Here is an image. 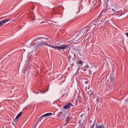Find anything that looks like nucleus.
<instances>
[{
  "label": "nucleus",
  "instance_id": "f257e3e1",
  "mask_svg": "<svg viewBox=\"0 0 128 128\" xmlns=\"http://www.w3.org/2000/svg\"><path fill=\"white\" fill-rule=\"evenodd\" d=\"M47 46L50 48H56V50H66V48H68L70 46V45L64 44L61 45L60 46H53L52 44H48V42H44V41L40 42L38 44V46Z\"/></svg>",
  "mask_w": 128,
  "mask_h": 128
},
{
  "label": "nucleus",
  "instance_id": "f03ea898",
  "mask_svg": "<svg viewBox=\"0 0 128 128\" xmlns=\"http://www.w3.org/2000/svg\"><path fill=\"white\" fill-rule=\"evenodd\" d=\"M83 88H84L86 92L87 96H94V94L92 92V90L90 89V85L88 83H84L83 85Z\"/></svg>",
  "mask_w": 128,
  "mask_h": 128
},
{
  "label": "nucleus",
  "instance_id": "7ed1b4c3",
  "mask_svg": "<svg viewBox=\"0 0 128 128\" xmlns=\"http://www.w3.org/2000/svg\"><path fill=\"white\" fill-rule=\"evenodd\" d=\"M97 68L96 66H92L88 70L89 74H94V72H96L98 70V68Z\"/></svg>",
  "mask_w": 128,
  "mask_h": 128
},
{
  "label": "nucleus",
  "instance_id": "20e7f679",
  "mask_svg": "<svg viewBox=\"0 0 128 128\" xmlns=\"http://www.w3.org/2000/svg\"><path fill=\"white\" fill-rule=\"evenodd\" d=\"M116 76H112L111 77V81L110 82V84L109 86V88L110 90H112V88L114 86V80H116Z\"/></svg>",
  "mask_w": 128,
  "mask_h": 128
},
{
  "label": "nucleus",
  "instance_id": "39448f33",
  "mask_svg": "<svg viewBox=\"0 0 128 128\" xmlns=\"http://www.w3.org/2000/svg\"><path fill=\"white\" fill-rule=\"evenodd\" d=\"M106 12H108V10H106V8H105V9L103 10L101 12L100 14L99 15L98 18H102H102H104V16H106Z\"/></svg>",
  "mask_w": 128,
  "mask_h": 128
},
{
  "label": "nucleus",
  "instance_id": "423d86ee",
  "mask_svg": "<svg viewBox=\"0 0 128 128\" xmlns=\"http://www.w3.org/2000/svg\"><path fill=\"white\" fill-rule=\"evenodd\" d=\"M10 19L6 18L0 21V26H2L4 24H6L8 22H10Z\"/></svg>",
  "mask_w": 128,
  "mask_h": 128
},
{
  "label": "nucleus",
  "instance_id": "0eeeda50",
  "mask_svg": "<svg viewBox=\"0 0 128 128\" xmlns=\"http://www.w3.org/2000/svg\"><path fill=\"white\" fill-rule=\"evenodd\" d=\"M52 115V112H49L47 113L46 114H44V115L41 116L38 119V120H42V118H46V116H50Z\"/></svg>",
  "mask_w": 128,
  "mask_h": 128
},
{
  "label": "nucleus",
  "instance_id": "6e6552de",
  "mask_svg": "<svg viewBox=\"0 0 128 128\" xmlns=\"http://www.w3.org/2000/svg\"><path fill=\"white\" fill-rule=\"evenodd\" d=\"M88 70V66L86 65L84 67L82 68L81 69V72H82V74H84L85 72H86Z\"/></svg>",
  "mask_w": 128,
  "mask_h": 128
},
{
  "label": "nucleus",
  "instance_id": "1a4fd4ad",
  "mask_svg": "<svg viewBox=\"0 0 128 128\" xmlns=\"http://www.w3.org/2000/svg\"><path fill=\"white\" fill-rule=\"evenodd\" d=\"M62 10V6H58L54 8V10H55V12H60Z\"/></svg>",
  "mask_w": 128,
  "mask_h": 128
},
{
  "label": "nucleus",
  "instance_id": "9d476101",
  "mask_svg": "<svg viewBox=\"0 0 128 128\" xmlns=\"http://www.w3.org/2000/svg\"><path fill=\"white\" fill-rule=\"evenodd\" d=\"M22 112H21L20 113H19L17 116H16V118H15V120H14V122H18V118H20V116H22Z\"/></svg>",
  "mask_w": 128,
  "mask_h": 128
},
{
  "label": "nucleus",
  "instance_id": "9b49d317",
  "mask_svg": "<svg viewBox=\"0 0 128 128\" xmlns=\"http://www.w3.org/2000/svg\"><path fill=\"white\" fill-rule=\"evenodd\" d=\"M86 64V58L84 56H82V60H80V64Z\"/></svg>",
  "mask_w": 128,
  "mask_h": 128
},
{
  "label": "nucleus",
  "instance_id": "f8f14e48",
  "mask_svg": "<svg viewBox=\"0 0 128 128\" xmlns=\"http://www.w3.org/2000/svg\"><path fill=\"white\" fill-rule=\"evenodd\" d=\"M72 106V104L69 103L67 105L64 106L63 107V108H66V109L70 108V106Z\"/></svg>",
  "mask_w": 128,
  "mask_h": 128
},
{
  "label": "nucleus",
  "instance_id": "ddd939ff",
  "mask_svg": "<svg viewBox=\"0 0 128 128\" xmlns=\"http://www.w3.org/2000/svg\"><path fill=\"white\" fill-rule=\"evenodd\" d=\"M112 10L114 12H118V7L115 6L114 8H112Z\"/></svg>",
  "mask_w": 128,
  "mask_h": 128
},
{
  "label": "nucleus",
  "instance_id": "4468645a",
  "mask_svg": "<svg viewBox=\"0 0 128 128\" xmlns=\"http://www.w3.org/2000/svg\"><path fill=\"white\" fill-rule=\"evenodd\" d=\"M96 128H104V126L103 124L102 125H98L96 126Z\"/></svg>",
  "mask_w": 128,
  "mask_h": 128
},
{
  "label": "nucleus",
  "instance_id": "2eb2a0df",
  "mask_svg": "<svg viewBox=\"0 0 128 128\" xmlns=\"http://www.w3.org/2000/svg\"><path fill=\"white\" fill-rule=\"evenodd\" d=\"M59 116L60 118H62L63 116H64V112H60L59 114Z\"/></svg>",
  "mask_w": 128,
  "mask_h": 128
},
{
  "label": "nucleus",
  "instance_id": "dca6fc26",
  "mask_svg": "<svg viewBox=\"0 0 128 128\" xmlns=\"http://www.w3.org/2000/svg\"><path fill=\"white\" fill-rule=\"evenodd\" d=\"M82 34H83V36H84V34H86V29L83 30V31L82 32Z\"/></svg>",
  "mask_w": 128,
  "mask_h": 128
},
{
  "label": "nucleus",
  "instance_id": "f3484780",
  "mask_svg": "<svg viewBox=\"0 0 128 128\" xmlns=\"http://www.w3.org/2000/svg\"><path fill=\"white\" fill-rule=\"evenodd\" d=\"M69 120H70V116H68L66 118V122H68Z\"/></svg>",
  "mask_w": 128,
  "mask_h": 128
},
{
  "label": "nucleus",
  "instance_id": "a211bd4d",
  "mask_svg": "<svg viewBox=\"0 0 128 128\" xmlns=\"http://www.w3.org/2000/svg\"><path fill=\"white\" fill-rule=\"evenodd\" d=\"M80 76L77 77L76 78L77 82H80Z\"/></svg>",
  "mask_w": 128,
  "mask_h": 128
},
{
  "label": "nucleus",
  "instance_id": "6ab92c4d",
  "mask_svg": "<svg viewBox=\"0 0 128 128\" xmlns=\"http://www.w3.org/2000/svg\"><path fill=\"white\" fill-rule=\"evenodd\" d=\"M45 38L46 40H48V38Z\"/></svg>",
  "mask_w": 128,
  "mask_h": 128
},
{
  "label": "nucleus",
  "instance_id": "aec40b11",
  "mask_svg": "<svg viewBox=\"0 0 128 128\" xmlns=\"http://www.w3.org/2000/svg\"><path fill=\"white\" fill-rule=\"evenodd\" d=\"M101 24H102V22H104V20H101Z\"/></svg>",
  "mask_w": 128,
  "mask_h": 128
},
{
  "label": "nucleus",
  "instance_id": "412c9836",
  "mask_svg": "<svg viewBox=\"0 0 128 128\" xmlns=\"http://www.w3.org/2000/svg\"><path fill=\"white\" fill-rule=\"evenodd\" d=\"M68 96V94H64L62 96Z\"/></svg>",
  "mask_w": 128,
  "mask_h": 128
},
{
  "label": "nucleus",
  "instance_id": "4be33fe9",
  "mask_svg": "<svg viewBox=\"0 0 128 128\" xmlns=\"http://www.w3.org/2000/svg\"><path fill=\"white\" fill-rule=\"evenodd\" d=\"M78 64H80V60H78Z\"/></svg>",
  "mask_w": 128,
  "mask_h": 128
},
{
  "label": "nucleus",
  "instance_id": "5701e85b",
  "mask_svg": "<svg viewBox=\"0 0 128 128\" xmlns=\"http://www.w3.org/2000/svg\"><path fill=\"white\" fill-rule=\"evenodd\" d=\"M40 92H41V94H44V93H46V92L41 91Z\"/></svg>",
  "mask_w": 128,
  "mask_h": 128
},
{
  "label": "nucleus",
  "instance_id": "b1692460",
  "mask_svg": "<svg viewBox=\"0 0 128 128\" xmlns=\"http://www.w3.org/2000/svg\"><path fill=\"white\" fill-rule=\"evenodd\" d=\"M125 34L127 38H128V33H125Z\"/></svg>",
  "mask_w": 128,
  "mask_h": 128
},
{
  "label": "nucleus",
  "instance_id": "393cba45",
  "mask_svg": "<svg viewBox=\"0 0 128 128\" xmlns=\"http://www.w3.org/2000/svg\"><path fill=\"white\" fill-rule=\"evenodd\" d=\"M78 91H79V93L78 94V96H80V90H78Z\"/></svg>",
  "mask_w": 128,
  "mask_h": 128
},
{
  "label": "nucleus",
  "instance_id": "a878e982",
  "mask_svg": "<svg viewBox=\"0 0 128 128\" xmlns=\"http://www.w3.org/2000/svg\"><path fill=\"white\" fill-rule=\"evenodd\" d=\"M76 92H75V96H76Z\"/></svg>",
  "mask_w": 128,
  "mask_h": 128
},
{
  "label": "nucleus",
  "instance_id": "bb28decb",
  "mask_svg": "<svg viewBox=\"0 0 128 128\" xmlns=\"http://www.w3.org/2000/svg\"><path fill=\"white\" fill-rule=\"evenodd\" d=\"M24 73L26 74V72H24Z\"/></svg>",
  "mask_w": 128,
  "mask_h": 128
},
{
  "label": "nucleus",
  "instance_id": "cd10ccee",
  "mask_svg": "<svg viewBox=\"0 0 128 128\" xmlns=\"http://www.w3.org/2000/svg\"><path fill=\"white\" fill-rule=\"evenodd\" d=\"M81 8H82V6H81Z\"/></svg>",
  "mask_w": 128,
  "mask_h": 128
},
{
  "label": "nucleus",
  "instance_id": "c85d7f7f",
  "mask_svg": "<svg viewBox=\"0 0 128 128\" xmlns=\"http://www.w3.org/2000/svg\"><path fill=\"white\" fill-rule=\"evenodd\" d=\"M78 70H80V68H78Z\"/></svg>",
  "mask_w": 128,
  "mask_h": 128
},
{
  "label": "nucleus",
  "instance_id": "c756f323",
  "mask_svg": "<svg viewBox=\"0 0 128 128\" xmlns=\"http://www.w3.org/2000/svg\"><path fill=\"white\" fill-rule=\"evenodd\" d=\"M81 2H82V0H81Z\"/></svg>",
  "mask_w": 128,
  "mask_h": 128
},
{
  "label": "nucleus",
  "instance_id": "7c9ffc66",
  "mask_svg": "<svg viewBox=\"0 0 128 128\" xmlns=\"http://www.w3.org/2000/svg\"><path fill=\"white\" fill-rule=\"evenodd\" d=\"M32 10H34V8Z\"/></svg>",
  "mask_w": 128,
  "mask_h": 128
},
{
  "label": "nucleus",
  "instance_id": "2f4dec72",
  "mask_svg": "<svg viewBox=\"0 0 128 128\" xmlns=\"http://www.w3.org/2000/svg\"><path fill=\"white\" fill-rule=\"evenodd\" d=\"M12 124H14V123H12Z\"/></svg>",
  "mask_w": 128,
  "mask_h": 128
}]
</instances>
